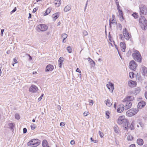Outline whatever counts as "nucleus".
<instances>
[{"label":"nucleus","mask_w":147,"mask_h":147,"mask_svg":"<svg viewBox=\"0 0 147 147\" xmlns=\"http://www.w3.org/2000/svg\"><path fill=\"white\" fill-rule=\"evenodd\" d=\"M16 10V7H15L14 9L11 11V13H13L15 12Z\"/></svg>","instance_id":"nucleus-55"},{"label":"nucleus","mask_w":147,"mask_h":147,"mask_svg":"<svg viewBox=\"0 0 147 147\" xmlns=\"http://www.w3.org/2000/svg\"><path fill=\"white\" fill-rule=\"evenodd\" d=\"M123 33L125 38L127 40H129L131 37V35L129 34L128 31L125 28L123 29Z\"/></svg>","instance_id":"nucleus-7"},{"label":"nucleus","mask_w":147,"mask_h":147,"mask_svg":"<svg viewBox=\"0 0 147 147\" xmlns=\"http://www.w3.org/2000/svg\"><path fill=\"white\" fill-rule=\"evenodd\" d=\"M138 112V110L136 109H131L127 111L126 114L128 117H131L136 114Z\"/></svg>","instance_id":"nucleus-6"},{"label":"nucleus","mask_w":147,"mask_h":147,"mask_svg":"<svg viewBox=\"0 0 147 147\" xmlns=\"http://www.w3.org/2000/svg\"><path fill=\"white\" fill-rule=\"evenodd\" d=\"M27 131V129L26 128H24L23 129V133L25 134L26 133Z\"/></svg>","instance_id":"nucleus-52"},{"label":"nucleus","mask_w":147,"mask_h":147,"mask_svg":"<svg viewBox=\"0 0 147 147\" xmlns=\"http://www.w3.org/2000/svg\"><path fill=\"white\" fill-rule=\"evenodd\" d=\"M90 140L92 141V142H93L95 143H97L98 142V141L97 140H94L92 139V138H90Z\"/></svg>","instance_id":"nucleus-48"},{"label":"nucleus","mask_w":147,"mask_h":147,"mask_svg":"<svg viewBox=\"0 0 147 147\" xmlns=\"http://www.w3.org/2000/svg\"><path fill=\"white\" fill-rule=\"evenodd\" d=\"M42 145L43 147H49L48 145L47 140H44L43 141Z\"/></svg>","instance_id":"nucleus-24"},{"label":"nucleus","mask_w":147,"mask_h":147,"mask_svg":"<svg viewBox=\"0 0 147 147\" xmlns=\"http://www.w3.org/2000/svg\"><path fill=\"white\" fill-rule=\"evenodd\" d=\"M126 103L125 106H124L125 109V110H127L131 108V106L132 103L129 101H126Z\"/></svg>","instance_id":"nucleus-17"},{"label":"nucleus","mask_w":147,"mask_h":147,"mask_svg":"<svg viewBox=\"0 0 147 147\" xmlns=\"http://www.w3.org/2000/svg\"><path fill=\"white\" fill-rule=\"evenodd\" d=\"M15 118L18 120L20 119V115H19V114L17 113H16L15 114Z\"/></svg>","instance_id":"nucleus-36"},{"label":"nucleus","mask_w":147,"mask_h":147,"mask_svg":"<svg viewBox=\"0 0 147 147\" xmlns=\"http://www.w3.org/2000/svg\"><path fill=\"white\" fill-rule=\"evenodd\" d=\"M109 113L108 111H106L105 114L107 116L106 118L107 119H109Z\"/></svg>","instance_id":"nucleus-41"},{"label":"nucleus","mask_w":147,"mask_h":147,"mask_svg":"<svg viewBox=\"0 0 147 147\" xmlns=\"http://www.w3.org/2000/svg\"><path fill=\"white\" fill-rule=\"evenodd\" d=\"M51 11V8H49L47 9L46 11L47 12V13L49 14L50 12Z\"/></svg>","instance_id":"nucleus-45"},{"label":"nucleus","mask_w":147,"mask_h":147,"mask_svg":"<svg viewBox=\"0 0 147 147\" xmlns=\"http://www.w3.org/2000/svg\"><path fill=\"white\" fill-rule=\"evenodd\" d=\"M67 34L65 33L61 35V37L62 38H63V42L64 43H65L66 42V41H65V40L67 38Z\"/></svg>","instance_id":"nucleus-25"},{"label":"nucleus","mask_w":147,"mask_h":147,"mask_svg":"<svg viewBox=\"0 0 147 147\" xmlns=\"http://www.w3.org/2000/svg\"><path fill=\"white\" fill-rule=\"evenodd\" d=\"M38 90V88L34 85H32L29 88V91L32 92H36Z\"/></svg>","instance_id":"nucleus-10"},{"label":"nucleus","mask_w":147,"mask_h":147,"mask_svg":"<svg viewBox=\"0 0 147 147\" xmlns=\"http://www.w3.org/2000/svg\"><path fill=\"white\" fill-rule=\"evenodd\" d=\"M59 13L54 14L53 15V18H57L59 17Z\"/></svg>","instance_id":"nucleus-27"},{"label":"nucleus","mask_w":147,"mask_h":147,"mask_svg":"<svg viewBox=\"0 0 147 147\" xmlns=\"http://www.w3.org/2000/svg\"><path fill=\"white\" fill-rule=\"evenodd\" d=\"M89 105L92 106V105H93V103H94V102H93V101L92 100H89Z\"/></svg>","instance_id":"nucleus-43"},{"label":"nucleus","mask_w":147,"mask_h":147,"mask_svg":"<svg viewBox=\"0 0 147 147\" xmlns=\"http://www.w3.org/2000/svg\"><path fill=\"white\" fill-rule=\"evenodd\" d=\"M114 131L116 133H118V127L117 126H115L114 127Z\"/></svg>","instance_id":"nucleus-39"},{"label":"nucleus","mask_w":147,"mask_h":147,"mask_svg":"<svg viewBox=\"0 0 147 147\" xmlns=\"http://www.w3.org/2000/svg\"><path fill=\"white\" fill-rule=\"evenodd\" d=\"M40 141L37 139H33L30 140L27 144L28 145L30 146L36 147L40 144Z\"/></svg>","instance_id":"nucleus-3"},{"label":"nucleus","mask_w":147,"mask_h":147,"mask_svg":"<svg viewBox=\"0 0 147 147\" xmlns=\"http://www.w3.org/2000/svg\"><path fill=\"white\" fill-rule=\"evenodd\" d=\"M129 147H136L135 144H133L130 145Z\"/></svg>","instance_id":"nucleus-57"},{"label":"nucleus","mask_w":147,"mask_h":147,"mask_svg":"<svg viewBox=\"0 0 147 147\" xmlns=\"http://www.w3.org/2000/svg\"><path fill=\"white\" fill-rule=\"evenodd\" d=\"M37 9H38L37 8H34L33 10V12L34 13L37 10Z\"/></svg>","instance_id":"nucleus-60"},{"label":"nucleus","mask_w":147,"mask_h":147,"mask_svg":"<svg viewBox=\"0 0 147 147\" xmlns=\"http://www.w3.org/2000/svg\"><path fill=\"white\" fill-rule=\"evenodd\" d=\"M117 121L118 124L119 125L123 124V127H124V129L125 130H128V125L129 124V123L128 120L125 119L124 116H119Z\"/></svg>","instance_id":"nucleus-1"},{"label":"nucleus","mask_w":147,"mask_h":147,"mask_svg":"<svg viewBox=\"0 0 147 147\" xmlns=\"http://www.w3.org/2000/svg\"><path fill=\"white\" fill-rule=\"evenodd\" d=\"M132 15L135 18H138L139 17L138 13L136 12L133 13Z\"/></svg>","instance_id":"nucleus-31"},{"label":"nucleus","mask_w":147,"mask_h":147,"mask_svg":"<svg viewBox=\"0 0 147 147\" xmlns=\"http://www.w3.org/2000/svg\"><path fill=\"white\" fill-rule=\"evenodd\" d=\"M137 142L139 145H142L143 144L144 142L142 139H139L137 140Z\"/></svg>","instance_id":"nucleus-21"},{"label":"nucleus","mask_w":147,"mask_h":147,"mask_svg":"<svg viewBox=\"0 0 147 147\" xmlns=\"http://www.w3.org/2000/svg\"><path fill=\"white\" fill-rule=\"evenodd\" d=\"M134 99V97L132 96H128L125 98L123 100V102H125L126 101H129L132 100Z\"/></svg>","instance_id":"nucleus-14"},{"label":"nucleus","mask_w":147,"mask_h":147,"mask_svg":"<svg viewBox=\"0 0 147 147\" xmlns=\"http://www.w3.org/2000/svg\"><path fill=\"white\" fill-rule=\"evenodd\" d=\"M88 60L89 62H90L92 60V59H91L90 57H88Z\"/></svg>","instance_id":"nucleus-62"},{"label":"nucleus","mask_w":147,"mask_h":147,"mask_svg":"<svg viewBox=\"0 0 147 147\" xmlns=\"http://www.w3.org/2000/svg\"><path fill=\"white\" fill-rule=\"evenodd\" d=\"M139 22L141 28L143 30H145L147 27V21L146 19H139Z\"/></svg>","instance_id":"nucleus-5"},{"label":"nucleus","mask_w":147,"mask_h":147,"mask_svg":"<svg viewBox=\"0 0 147 147\" xmlns=\"http://www.w3.org/2000/svg\"><path fill=\"white\" fill-rule=\"evenodd\" d=\"M76 71L77 72H79L80 73H81V71L80 70V69L78 68H77L76 70Z\"/></svg>","instance_id":"nucleus-59"},{"label":"nucleus","mask_w":147,"mask_h":147,"mask_svg":"<svg viewBox=\"0 0 147 147\" xmlns=\"http://www.w3.org/2000/svg\"><path fill=\"white\" fill-rule=\"evenodd\" d=\"M140 14L146 15L147 14V9L145 6L140 7Z\"/></svg>","instance_id":"nucleus-9"},{"label":"nucleus","mask_w":147,"mask_h":147,"mask_svg":"<svg viewBox=\"0 0 147 147\" xmlns=\"http://www.w3.org/2000/svg\"><path fill=\"white\" fill-rule=\"evenodd\" d=\"M145 105L146 102L144 101H142L138 103L137 107L139 109H141L145 106Z\"/></svg>","instance_id":"nucleus-13"},{"label":"nucleus","mask_w":147,"mask_h":147,"mask_svg":"<svg viewBox=\"0 0 147 147\" xmlns=\"http://www.w3.org/2000/svg\"><path fill=\"white\" fill-rule=\"evenodd\" d=\"M106 105L108 107H110L112 105L110 100L109 99H107V100L105 101Z\"/></svg>","instance_id":"nucleus-20"},{"label":"nucleus","mask_w":147,"mask_h":147,"mask_svg":"<svg viewBox=\"0 0 147 147\" xmlns=\"http://www.w3.org/2000/svg\"><path fill=\"white\" fill-rule=\"evenodd\" d=\"M67 50L69 53H71L72 51V49L70 46H68L67 47Z\"/></svg>","instance_id":"nucleus-32"},{"label":"nucleus","mask_w":147,"mask_h":147,"mask_svg":"<svg viewBox=\"0 0 147 147\" xmlns=\"http://www.w3.org/2000/svg\"><path fill=\"white\" fill-rule=\"evenodd\" d=\"M54 69L53 66L51 65H48L46 67L45 71H52Z\"/></svg>","instance_id":"nucleus-16"},{"label":"nucleus","mask_w":147,"mask_h":147,"mask_svg":"<svg viewBox=\"0 0 147 147\" xmlns=\"http://www.w3.org/2000/svg\"><path fill=\"white\" fill-rule=\"evenodd\" d=\"M48 29V27L45 24H40L36 28V30L38 32H44Z\"/></svg>","instance_id":"nucleus-4"},{"label":"nucleus","mask_w":147,"mask_h":147,"mask_svg":"<svg viewBox=\"0 0 147 147\" xmlns=\"http://www.w3.org/2000/svg\"><path fill=\"white\" fill-rule=\"evenodd\" d=\"M89 113V112H85L84 113H83V115L84 116H87V115H88V113Z\"/></svg>","instance_id":"nucleus-49"},{"label":"nucleus","mask_w":147,"mask_h":147,"mask_svg":"<svg viewBox=\"0 0 147 147\" xmlns=\"http://www.w3.org/2000/svg\"><path fill=\"white\" fill-rule=\"evenodd\" d=\"M31 129L32 130H34L36 128L35 125L33 123L32 125H31Z\"/></svg>","instance_id":"nucleus-40"},{"label":"nucleus","mask_w":147,"mask_h":147,"mask_svg":"<svg viewBox=\"0 0 147 147\" xmlns=\"http://www.w3.org/2000/svg\"><path fill=\"white\" fill-rule=\"evenodd\" d=\"M133 138V137L131 135H128L127 136V139L128 140H132Z\"/></svg>","instance_id":"nucleus-34"},{"label":"nucleus","mask_w":147,"mask_h":147,"mask_svg":"<svg viewBox=\"0 0 147 147\" xmlns=\"http://www.w3.org/2000/svg\"><path fill=\"white\" fill-rule=\"evenodd\" d=\"M117 24V21L115 19H110L109 25L110 27H111L112 25H116Z\"/></svg>","instance_id":"nucleus-15"},{"label":"nucleus","mask_w":147,"mask_h":147,"mask_svg":"<svg viewBox=\"0 0 147 147\" xmlns=\"http://www.w3.org/2000/svg\"><path fill=\"white\" fill-rule=\"evenodd\" d=\"M120 46L121 48V50L123 52H125L126 48V45L125 43L121 42L120 44Z\"/></svg>","instance_id":"nucleus-18"},{"label":"nucleus","mask_w":147,"mask_h":147,"mask_svg":"<svg viewBox=\"0 0 147 147\" xmlns=\"http://www.w3.org/2000/svg\"><path fill=\"white\" fill-rule=\"evenodd\" d=\"M141 91L140 88L139 87L135 89V94L136 95L137 94H138L140 93Z\"/></svg>","instance_id":"nucleus-28"},{"label":"nucleus","mask_w":147,"mask_h":147,"mask_svg":"<svg viewBox=\"0 0 147 147\" xmlns=\"http://www.w3.org/2000/svg\"><path fill=\"white\" fill-rule=\"evenodd\" d=\"M98 134L101 138H102L103 137V133H102L100 131H99Z\"/></svg>","instance_id":"nucleus-44"},{"label":"nucleus","mask_w":147,"mask_h":147,"mask_svg":"<svg viewBox=\"0 0 147 147\" xmlns=\"http://www.w3.org/2000/svg\"><path fill=\"white\" fill-rule=\"evenodd\" d=\"M90 63L92 66H94L95 65V63L94 61L92 60Z\"/></svg>","instance_id":"nucleus-42"},{"label":"nucleus","mask_w":147,"mask_h":147,"mask_svg":"<svg viewBox=\"0 0 147 147\" xmlns=\"http://www.w3.org/2000/svg\"><path fill=\"white\" fill-rule=\"evenodd\" d=\"M137 66L136 63L134 60L131 61L129 64V68L134 71L136 70Z\"/></svg>","instance_id":"nucleus-8"},{"label":"nucleus","mask_w":147,"mask_h":147,"mask_svg":"<svg viewBox=\"0 0 147 147\" xmlns=\"http://www.w3.org/2000/svg\"><path fill=\"white\" fill-rule=\"evenodd\" d=\"M107 86L111 92H113L114 89V85L111 83L109 82V83L107 84Z\"/></svg>","instance_id":"nucleus-11"},{"label":"nucleus","mask_w":147,"mask_h":147,"mask_svg":"<svg viewBox=\"0 0 147 147\" xmlns=\"http://www.w3.org/2000/svg\"><path fill=\"white\" fill-rule=\"evenodd\" d=\"M88 1H86V5H85V9H84V10L85 11V9L86 8V7L87 6V5H88Z\"/></svg>","instance_id":"nucleus-61"},{"label":"nucleus","mask_w":147,"mask_h":147,"mask_svg":"<svg viewBox=\"0 0 147 147\" xmlns=\"http://www.w3.org/2000/svg\"><path fill=\"white\" fill-rule=\"evenodd\" d=\"M124 108V105L123 104H121L119 105L117 111L119 113L122 112L123 111Z\"/></svg>","instance_id":"nucleus-12"},{"label":"nucleus","mask_w":147,"mask_h":147,"mask_svg":"<svg viewBox=\"0 0 147 147\" xmlns=\"http://www.w3.org/2000/svg\"><path fill=\"white\" fill-rule=\"evenodd\" d=\"M136 84V82L132 80H130L129 81L128 83V85L130 87H134Z\"/></svg>","instance_id":"nucleus-19"},{"label":"nucleus","mask_w":147,"mask_h":147,"mask_svg":"<svg viewBox=\"0 0 147 147\" xmlns=\"http://www.w3.org/2000/svg\"><path fill=\"white\" fill-rule=\"evenodd\" d=\"M43 95H44V94H41V95L40 96L38 99V101H40L42 99V97L43 96Z\"/></svg>","instance_id":"nucleus-47"},{"label":"nucleus","mask_w":147,"mask_h":147,"mask_svg":"<svg viewBox=\"0 0 147 147\" xmlns=\"http://www.w3.org/2000/svg\"><path fill=\"white\" fill-rule=\"evenodd\" d=\"M8 126L11 130H13L14 124L12 123H9L8 125Z\"/></svg>","instance_id":"nucleus-29"},{"label":"nucleus","mask_w":147,"mask_h":147,"mask_svg":"<svg viewBox=\"0 0 147 147\" xmlns=\"http://www.w3.org/2000/svg\"><path fill=\"white\" fill-rule=\"evenodd\" d=\"M13 63H17V59L16 58H14L13 59Z\"/></svg>","instance_id":"nucleus-51"},{"label":"nucleus","mask_w":147,"mask_h":147,"mask_svg":"<svg viewBox=\"0 0 147 147\" xmlns=\"http://www.w3.org/2000/svg\"><path fill=\"white\" fill-rule=\"evenodd\" d=\"M134 52V53L132 54L133 59L136 61L141 63L142 61V58L139 52L137 50H135Z\"/></svg>","instance_id":"nucleus-2"},{"label":"nucleus","mask_w":147,"mask_h":147,"mask_svg":"<svg viewBox=\"0 0 147 147\" xmlns=\"http://www.w3.org/2000/svg\"><path fill=\"white\" fill-rule=\"evenodd\" d=\"M65 125V123L64 122H61L60 123V126H63Z\"/></svg>","instance_id":"nucleus-54"},{"label":"nucleus","mask_w":147,"mask_h":147,"mask_svg":"<svg viewBox=\"0 0 147 147\" xmlns=\"http://www.w3.org/2000/svg\"><path fill=\"white\" fill-rule=\"evenodd\" d=\"M129 76L131 78H134V74L133 72H130L129 73Z\"/></svg>","instance_id":"nucleus-38"},{"label":"nucleus","mask_w":147,"mask_h":147,"mask_svg":"<svg viewBox=\"0 0 147 147\" xmlns=\"http://www.w3.org/2000/svg\"><path fill=\"white\" fill-rule=\"evenodd\" d=\"M59 62H63V58L61 57H60L59 60Z\"/></svg>","instance_id":"nucleus-46"},{"label":"nucleus","mask_w":147,"mask_h":147,"mask_svg":"<svg viewBox=\"0 0 147 147\" xmlns=\"http://www.w3.org/2000/svg\"><path fill=\"white\" fill-rule=\"evenodd\" d=\"M70 143L72 145L74 144L75 143V142L74 140H72L70 142Z\"/></svg>","instance_id":"nucleus-53"},{"label":"nucleus","mask_w":147,"mask_h":147,"mask_svg":"<svg viewBox=\"0 0 147 147\" xmlns=\"http://www.w3.org/2000/svg\"><path fill=\"white\" fill-rule=\"evenodd\" d=\"M119 37L120 39L121 40H124V37L123 35L122 34H120L119 35Z\"/></svg>","instance_id":"nucleus-37"},{"label":"nucleus","mask_w":147,"mask_h":147,"mask_svg":"<svg viewBox=\"0 0 147 147\" xmlns=\"http://www.w3.org/2000/svg\"><path fill=\"white\" fill-rule=\"evenodd\" d=\"M142 69L143 73L144 74L147 75V68L145 67H142Z\"/></svg>","instance_id":"nucleus-30"},{"label":"nucleus","mask_w":147,"mask_h":147,"mask_svg":"<svg viewBox=\"0 0 147 147\" xmlns=\"http://www.w3.org/2000/svg\"><path fill=\"white\" fill-rule=\"evenodd\" d=\"M83 34H84V35H85V36H86L87 35H88V33L86 31H84L83 32Z\"/></svg>","instance_id":"nucleus-56"},{"label":"nucleus","mask_w":147,"mask_h":147,"mask_svg":"<svg viewBox=\"0 0 147 147\" xmlns=\"http://www.w3.org/2000/svg\"><path fill=\"white\" fill-rule=\"evenodd\" d=\"M61 0H55L54 1V3L56 7H58L61 4Z\"/></svg>","instance_id":"nucleus-22"},{"label":"nucleus","mask_w":147,"mask_h":147,"mask_svg":"<svg viewBox=\"0 0 147 147\" xmlns=\"http://www.w3.org/2000/svg\"><path fill=\"white\" fill-rule=\"evenodd\" d=\"M63 62H59V67L61 68V65Z\"/></svg>","instance_id":"nucleus-58"},{"label":"nucleus","mask_w":147,"mask_h":147,"mask_svg":"<svg viewBox=\"0 0 147 147\" xmlns=\"http://www.w3.org/2000/svg\"><path fill=\"white\" fill-rule=\"evenodd\" d=\"M145 96L146 98L147 99V92H146L145 93Z\"/></svg>","instance_id":"nucleus-63"},{"label":"nucleus","mask_w":147,"mask_h":147,"mask_svg":"<svg viewBox=\"0 0 147 147\" xmlns=\"http://www.w3.org/2000/svg\"><path fill=\"white\" fill-rule=\"evenodd\" d=\"M31 18V14L30 13H29V16L28 18Z\"/></svg>","instance_id":"nucleus-64"},{"label":"nucleus","mask_w":147,"mask_h":147,"mask_svg":"<svg viewBox=\"0 0 147 147\" xmlns=\"http://www.w3.org/2000/svg\"><path fill=\"white\" fill-rule=\"evenodd\" d=\"M118 10L119 11L120 18H124L123 17V13L122 11L121 10H120V9H118Z\"/></svg>","instance_id":"nucleus-26"},{"label":"nucleus","mask_w":147,"mask_h":147,"mask_svg":"<svg viewBox=\"0 0 147 147\" xmlns=\"http://www.w3.org/2000/svg\"><path fill=\"white\" fill-rule=\"evenodd\" d=\"M4 31V30L3 29H2L1 30V36H2L3 35V32Z\"/></svg>","instance_id":"nucleus-50"},{"label":"nucleus","mask_w":147,"mask_h":147,"mask_svg":"<svg viewBox=\"0 0 147 147\" xmlns=\"http://www.w3.org/2000/svg\"><path fill=\"white\" fill-rule=\"evenodd\" d=\"M129 124L128 125V129L129 128L131 130H132V129H134V125L133 123L132 122L131 123L130 126H129Z\"/></svg>","instance_id":"nucleus-33"},{"label":"nucleus","mask_w":147,"mask_h":147,"mask_svg":"<svg viewBox=\"0 0 147 147\" xmlns=\"http://www.w3.org/2000/svg\"><path fill=\"white\" fill-rule=\"evenodd\" d=\"M116 4L117 6V9H119L120 6L119 5V2L117 0H115Z\"/></svg>","instance_id":"nucleus-35"},{"label":"nucleus","mask_w":147,"mask_h":147,"mask_svg":"<svg viewBox=\"0 0 147 147\" xmlns=\"http://www.w3.org/2000/svg\"><path fill=\"white\" fill-rule=\"evenodd\" d=\"M71 6L70 5H67L65 7L64 9V11L65 12H67L69 11L71 9Z\"/></svg>","instance_id":"nucleus-23"}]
</instances>
